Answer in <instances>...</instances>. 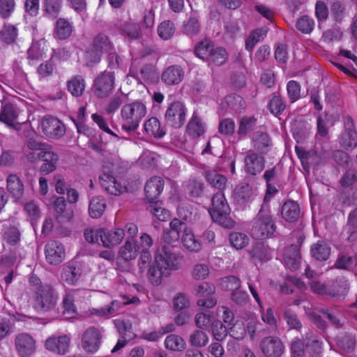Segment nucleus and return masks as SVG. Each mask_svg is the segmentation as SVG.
<instances>
[{
  "instance_id": "obj_1",
  "label": "nucleus",
  "mask_w": 357,
  "mask_h": 357,
  "mask_svg": "<svg viewBox=\"0 0 357 357\" xmlns=\"http://www.w3.org/2000/svg\"><path fill=\"white\" fill-rule=\"evenodd\" d=\"M152 245L153 241L149 234L141 235L137 267L140 273L145 272L149 267V278L153 284L158 285L164 277H168L172 271L180 268L181 257L164 246L155 254L154 262L150 266L152 257L149 248Z\"/></svg>"
},
{
  "instance_id": "obj_2",
  "label": "nucleus",
  "mask_w": 357,
  "mask_h": 357,
  "mask_svg": "<svg viewBox=\"0 0 357 357\" xmlns=\"http://www.w3.org/2000/svg\"><path fill=\"white\" fill-rule=\"evenodd\" d=\"M275 231V225L269 206L262 204L253 220L252 234L256 238H266L271 237Z\"/></svg>"
},
{
  "instance_id": "obj_3",
  "label": "nucleus",
  "mask_w": 357,
  "mask_h": 357,
  "mask_svg": "<svg viewBox=\"0 0 357 357\" xmlns=\"http://www.w3.org/2000/svg\"><path fill=\"white\" fill-rule=\"evenodd\" d=\"M147 112L146 105L140 101L125 105L121 111L123 120L122 128L125 130H135L139 126Z\"/></svg>"
},
{
  "instance_id": "obj_4",
  "label": "nucleus",
  "mask_w": 357,
  "mask_h": 357,
  "mask_svg": "<svg viewBox=\"0 0 357 357\" xmlns=\"http://www.w3.org/2000/svg\"><path fill=\"white\" fill-rule=\"evenodd\" d=\"M211 202L212 208L209 210V213L213 220L225 227H231V221L227 216L229 211V207L224 193L222 191L217 192L212 197Z\"/></svg>"
},
{
  "instance_id": "obj_5",
  "label": "nucleus",
  "mask_w": 357,
  "mask_h": 357,
  "mask_svg": "<svg viewBox=\"0 0 357 357\" xmlns=\"http://www.w3.org/2000/svg\"><path fill=\"white\" fill-rule=\"evenodd\" d=\"M112 45L108 38L102 34L97 36L93 40V47L85 54L87 66H93L98 63L100 56L112 50Z\"/></svg>"
},
{
  "instance_id": "obj_6",
  "label": "nucleus",
  "mask_w": 357,
  "mask_h": 357,
  "mask_svg": "<svg viewBox=\"0 0 357 357\" xmlns=\"http://www.w3.org/2000/svg\"><path fill=\"white\" fill-rule=\"evenodd\" d=\"M56 299L52 287L48 284L40 286L35 290L34 306L38 310L46 311L52 308Z\"/></svg>"
},
{
  "instance_id": "obj_7",
  "label": "nucleus",
  "mask_w": 357,
  "mask_h": 357,
  "mask_svg": "<svg viewBox=\"0 0 357 357\" xmlns=\"http://www.w3.org/2000/svg\"><path fill=\"white\" fill-rule=\"evenodd\" d=\"M186 108L180 101L169 104L165 114V119L167 124L174 128H181L185 121Z\"/></svg>"
},
{
  "instance_id": "obj_8",
  "label": "nucleus",
  "mask_w": 357,
  "mask_h": 357,
  "mask_svg": "<svg viewBox=\"0 0 357 357\" xmlns=\"http://www.w3.org/2000/svg\"><path fill=\"white\" fill-rule=\"evenodd\" d=\"M114 83L113 72H104L94 81L95 94L99 98L107 97L112 91Z\"/></svg>"
},
{
  "instance_id": "obj_9",
  "label": "nucleus",
  "mask_w": 357,
  "mask_h": 357,
  "mask_svg": "<svg viewBox=\"0 0 357 357\" xmlns=\"http://www.w3.org/2000/svg\"><path fill=\"white\" fill-rule=\"evenodd\" d=\"M40 127L44 134L50 138H59L65 133L63 124L52 116L43 117L40 122Z\"/></svg>"
},
{
  "instance_id": "obj_10",
  "label": "nucleus",
  "mask_w": 357,
  "mask_h": 357,
  "mask_svg": "<svg viewBox=\"0 0 357 357\" xmlns=\"http://www.w3.org/2000/svg\"><path fill=\"white\" fill-rule=\"evenodd\" d=\"M45 259L52 265L61 263L66 257L65 248L62 243L56 241H52L45 245Z\"/></svg>"
},
{
  "instance_id": "obj_11",
  "label": "nucleus",
  "mask_w": 357,
  "mask_h": 357,
  "mask_svg": "<svg viewBox=\"0 0 357 357\" xmlns=\"http://www.w3.org/2000/svg\"><path fill=\"white\" fill-rule=\"evenodd\" d=\"M99 180L102 188L111 195H119L124 192L129 191L126 186L123 185L109 172H103L99 176Z\"/></svg>"
},
{
  "instance_id": "obj_12",
  "label": "nucleus",
  "mask_w": 357,
  "mask_h": 357,
  "mask_svg": "<svg viewBox=\"0 0 357 357\" xmlns=\"http://www.w3.org/2000/svg\"><path fill=\"white\" fill-rule=\"evenodd\" d=\"M101 243L103 247L111 249L119 245L125 238V230L122 228H102Z\"/></svg>"
},
{
  "instance_id": "obj_13",
  "label": "nucleus",
  "mask_w": 357,
  "mask_h": 357,
  "mask_svg": "<svg viewBox=\"0 0 357 357\" xmlns=\"http://www.w3.org/2000/svg\"><path fill=\"white\" fill-rule=\"evenodd\" d=\"M139 298L136 296H133L131 299L123 296L122 297L121 301L114 300L107 306L100 309H94L92 313L99 317H109L117 312L122 306L129 305L130 303H136L139 302Z\"/></svg>"
},
{
  "instance_id": "obj_14",
  "label": "nucleus",
  "mask_w": 357,
  "mask_h": 357,
  "mask_svg": "<svg viewBox=\"0 0 357 357\" xmlns=\"http://www.w3.org/2000/svg\"><path fill=\"white\" fill-rule=\"evenodd\" d=\"M186 227L185 222L179 219L174 218L169 223V229L164 230L162 238L167 244H174L178 242L181 233L184 232Z\"/></svg>"
},
{
  "instance_id": "obj_15",
  "label": "nucleus",
  "mask_w": 357,
  "mask_h": 357,
  "mask_svg": "<svg viewBox=\"0 0 357 357\" xmlns=\"http://www.w3.org/2000/svg\"><path fill=\"white\" fill-rule=\"evenodd\" d=\"M261 349L267 357H280L284 351V346L280 339L268 337L261 341Z\"/></svg>"
},
{
  "instance_id": "obj_16",
  "label": "nucleus",
  "mask_w": 357,
  "mask_h": 357,
  "mask_svg": "<svg viewBox=\"0 0 357 357\" xmlns=\"http://www.w3.org/2000/svg\"><path fill=\"white\" fill-rule=\"evenodd\" d=\"M100 333L93 327L88 328L82 337L83 349L88 353H95L98 351L100 343Z\"/></svg>"
},
{
  "instance_id": "obj_17",
  "label": "nucleus",
  "mask_w": 357,
  "mask_h": 357,
  "mask_svg": "<svg viewBox=\"0 0 357 357\" xmlns=\"http://www.w3.org/2000/svg\"><path fill=\"white\" fill-rule=\"evenodd\" d=\"M15 346L20 356L27 357L36 349V342L27 333H21L15 338Z\"/></svg>"
},
{
  "instance_id": "obj_18",
  "label": "nucleus",
  "mask_w": 357,
  "mask_h": 357,
  "mask_svg": "<svg viewBox=\"0 0 357 357\" xmlns=\"http://www.w3.org/2000/svg\"><path fill=\"white\" fill-rule=\"evenodd\" d=\"M164 181L159 176H153L150 178L146 183L144 186V192L146 199L149 202H153L158 198L163 190Z\"/></svg>"
},
{
  "instance_id": "obj_19",
  "label": "nucleus",
  "mask_w": 357,
  "mask_h": 357,
  "mask_svg": "<svg viewBox=\"0 0 357 357\" xmlns=\"http://www.w3.org/2000/svg\"><path fill=\"white\" fill-rule=\"evenodd\" d=\"M140 250V244L137 245L133 238H128L119 250L118 259L124 261H132L137 257Z\"/></svg>"
},
{
  "instance_id": "obj_20",
  "label": "nucleus",
  "mask_w": 357,
  "mask_h": 357,
  "mask_svg": "<svg viewBox=\"0 0 357 357\" xmlns=\"http://www.w3.org/2000/svg\"><path fill=\"white\" fill-rule=\"evenodd\" d=\"M70 338L67 335L52 336L45 343V348L59 355H63L68 351Z\"/></svg>"
},
{
  "instance_id": "obj_21",
  "label": "nucleus",
  "mask_w": 357,
  "mask_h": 357,
  "mask_svg": "<svg viewBox=\"0 0 357 357\" xmlns=\"http://www.w3.org/2000/svg\"><path fill=\"white\" fill-rule=\"evenodd\" d=\"M81 268L73 262H68L62 267L61 279L69 285L75 284L81 275Z\"/></svg>"
},
{
  "instance_id": "obj_22",
  "label": "nucleus",
  "mask_w": 357,
  "mask_h": 357,
  "mask_svg": "<svg viewBox=\"0 0 357 357\" xmlns=\"http://www.w3.org/2000/svg\"><path fill=\"white\" fill-rule=\"evenodd\" d=\"M184 77L183 68L178 65H173L166 68L161 75L162 81L168 85L179 84Z\"/></svg>"
},
{
  "instance_id": "obj_23",
  "label": "nucleus",
  "mask_w": 357,
  "mask_h": 357,
  "mask_svg": "<svg viewBox=\"0 0 357 357\" xmlns=\"http://www.w3.org/2000/svg\"><path fill=\"white\" fill-rule=\"evenodd\" d=\"M264 168V158L255 153H249L245 158V171L252 174L256 175L260 173Z\"/></svg>"
},
{
  "instance_id": "obj_24",
  "label": "nucleus",
  "mask_w": 357,
  "mask_h": 357,
  "mask_svg": "<svg viewBox=\"0 0 357 357\" xmlns=\"http://www.w3.org/2000/svg\"><path fill=\"white\" fill-rule=\"evenodd\" d=\"M17 116L15 107L10 104H6L2 107V110L0 114V121L9 125L10 127H13L16 130H20L22 127H26L27 123H14Z\"/></svg>"
},
{
  "instance_id": "obj_25",
  "label": "nucleus",
  "mask_w": 357,
  "mask_h": 357,
  "mask_svg": "<svg viewBox=\"0 0 357 357\" xmlns=\"http://www.w3.org/2000/svg\"><path fill=\"white\" fill-rule=\"evenodd\" d=\"M7 190L16 202L20 201L24 195V185L16 174H10L6 179Z\"/></svg>"
},
{
  "instance_id": "obj_26",
  "label": "nucleus",
  "mask_w": 357,
  "mask_h": 357,
  "mask_svg": "<svg viewBox=\"0 0 357 357\" xmlns=\"http://www.w3.org/2000/svg\"><path fill=\"white\" fill-rule=\"evenodd\" d=\"M181 242L183 247L190 252H198L202 249L201 241L196 238L192 230L187 227L181 236Z\"/></svg>"
},
{
  "instance_id": "obj_27",
  "label": "nucleus",
  "mask_w": 357,
  "mask_h": 357,
  "mask_svg": "<svg viewBox=\"0 0 357 357\" xmlns=\"http://www.w3.org/2000/svg\"><path fill=\"white\" fill-rule=\"evenodd\" d=\"M301 255L297 245H291L284 255V263L291 271L296 270L300 264Z\"/></svg>"
},
{
  "instance_id": "obj_28",
  "label": "nucleus",
  "mask_w": 357,
  "mask_h": 357,
  "mask_svg": "<svg viewBox=\"0 0 357 357\" xmlns=\"http://www.w3.org/2000/svg\"><path fill=\"white\" fill-rule=\"evenodd\" d=\"M206 128V124L199 116L194 114L188 123L186 132L190 137L194 139L203 135Z\"/></svg>"
},
{
  "instance_id": "obj_29",
  "label": "nucleus",
  "mask_w": 357,
  "mask_h": 357,
  "mask_svg": "<svg viewBox=\"0 0 357 357\" xmlns=\"http://www.w3.org/2000/svg\"><path fill=\"white\" fill-rule=\"evenodd\" d=\"M144 127L146 134L155 138H162L166 133L165 128L161 126L160 121L155 117L146 121Z\"/></svg>"
},
{
  "instance_id": "obj_30",
  "label": "nucleus",
  "mask_w": 357,
  "mask_h": 357,
  "mask_svg": "<svg viewBox=\"0 0 357 357\" xmlns=\"http://www.w3.org/2000/svg\"><path fill=\"white\" fill-rule=\"evenodd\" d=\"M281 213L286 221L294 222L299 218L300 208L296 202L288 201L283 204Z\"/></svg>"
},
{
  "instance_id": "obj_31",
  "label": "nucleus",
  "mask_w": 357,
  "mask_h": 357,
  "mask_svg": "<svg viewBox=\"0 0 357 357\" xmlns=\"http://www.w3.org/2000/svg\"><path fill=\"white\" fill-rule=\"evenodd\" d=\"M106 208L105 199L100 196L93 197L89 205V213L93 218H98L104 213Z\"/></svg>"
},
{
  "instance_id": "obj_32",
  "label": "nucleus",
  "mask_w": 357,
  "mask_h": 357,
  "mask_svg": "<svg viewBox=\"0 0 357 357\" xmlns=\"http://www.w3.org/2000/svg\"><path fill=\"white\" fill-rule=\"evenodd\" d=\"M2 238L10 245H16L20 240V232L15 225L4 224L2 229Z\"/></svg>"
},
{
  "instance_id": "obj_33",
  "label": "nucleus",
  "mask_w": 357,
  "mask_h": 357,
  "mask_svg": "<svg viewBox=\"0 0 357 357\" xmlns=\"http://www.w3.org/2000/svg\"><path fill=\"white\" fill-rule=\"evenodd\" d=\"M331 252L330 247L324 241H319L311 247L312 256L319 261L326 260Z\"/></svg>"
},
{
  "instance_id": "obj_34",
  "label": "nucleus",
  "mask_w": 357,
  "mask_h": 357,
  "mask_svg": "<svg viewBox=\"0 0 357 357\" xmlns=\"http://www.w3.org/2000/svg\"><path fill=\"white\" fill-rule=\"evenodd\" d=\"M254 148L262 154L266 153L271 145L268 135L263 132H256L252 138Z\"/></svg>"
},
{
  "instance_id": "obj_35",
  "label": "nucleus",
  "mask_w": 357,
  "mask_h": 357,
  "mask_svg": "<svg viewBox=\"0 0 357 357\" xmlns=\"http://www.w3.org/2000/svg\"><path fill=\"white\" fill-rule=\"evenodd\" d=\"M221 105L223 107L225 105H227L231 109L241 112L244 109L245 102L241 96L237 94H230L225 97Z\"/></svg>"
},
{
  "instance_id": "obj_36",
  "label": "nucleus",
  "mask_w": 357,
  "mask_h": 357,
  "mask_svg": "<svg viewBox=\"0 0 357 357\" xmlns=\"http://www.w3.org/2000/svg\"><path fill=\"white\" fill-rule=\"evenodd\" d=\"M204 176L207 182L213 187L220 190L225 188L227 183V178L225 176L209 171H205Z\"/></svg>"
},
{
  "instance_id": "obj_37",
  "label": "nucleus",
  "mask_w": 357,
  "mask_h": 357,
  "mask_svg": "<svg viewBox=\"0 0 357 357\" xmlns=\"http://www.w3.org/2000/svg\"><path fill=\"white\" fill-rule=\"evenodd\" d=\"M165 345L169 350L178 351L183 350L185 348L186 344L181 336L171 334L165 338Z\"/></svg>"
},
{
  "instance_id": "obj_38",
  "label": "nucleus",
  "mask_w": 357,
  "mask_h": 357,
  "mask_svg": "<svg viewBox=\"0 0 357 357\" xmlns=\"http://www.w3.org/2000/svg\"><path fill=\"white\" fill-rule=\"evenodd\" d=\"M75 291L66 292L63 300V314L66 319L74 317L76 314L75 306L73 303Z\"/></svg>"
},
{
  "instance_id": "obj_39",
  "label": "nucleus",
  "mask_w": 357,
  "mask_h": 357,
  "mask_svg": "<svg viewBox=\"0 0 357 357\" xmlns=\"http://www.w3.org/2000/svg\"><path fill=\"white\" fill-rule=\"evenodd\" d=\"M241 321H244L245 331H247L251 339H253L258 326L260 325L257 321V317L253 313H247L241 318Z\"/></svg>"
},
{
  "instance_id": "obj_40",
  "label": "nucleus",
  "mask_w": 357,
  "mask_h": 357,
  "mask_svg": "<svg viewBox=\"0 0 357 357\" xmlns=\"http://www.w3.org/2000/svg\"><path fill=\"white\" fill-rule=\"evenodd\" d=\"M151 213L160 221H167L171 218L170 212L159 202H153L149 205Z\"/></svg>"
},
{
  "instance_id": "obj_41",
  "label": "nucleus",
  "mask_w": 357,
  "mask_h": 357,
  "mask_svg": "<svg viewBox=\"0 0 357 357\" xmlns=\"http://www.w3.org/2000/svg\"><path fill=\"white\" fill-rule=\"evenodd\" d=\"M229 242L236 250L245 248L250 242L249 236L242 232H232L229 235Z\"/></svg>"
},
{
  "instance_id": "obj_42",
  "label": "nucleus",
  "mask_w": 357,
  "mask_h": 357,
  "mask_svg": "<svg viewBox=\"0 0 357 357\" xmlns=\"http://www.w3.org/2000/svg\"><path fill=\"white\" fill-rule=\"evenodd\" d=\"M266 33V28L258 29L252 31L245 41V49L252 52L255 45L264 39Z\"/></svg>"
},
{
  "instance_id": "obj_43",
  "label": "nucleus",
  "mask_w": 357,
  "mask_h": 357,
  "mask_svg": "<svg viewBox=\"0 0 357 357\" xmlns=\"http://www.w3.org/2000/svg\"><path fill=\"white\" fill-rule=\"evenodd\" d=\"M228 54L225 49L220 47L213 48L208 61L216 66L224 64L227 60Z\"/></svg>"
},
{
  "instance_id": "obj_44",
  "label": "nucleus",
  "mask_w": 357,
  "mask_h": 357,
  "mask_svg": "<svg viewBox=\"0 0 357 357\" xmlns=\"http://www.w3.org/2000/svg\"><path fill=\"white\" fill-rule=\"evenodd\" d=\"M251 255L253 259L264 261L271 258V250L263 243H257L251 250Z\"/></svg>"
},
{
  "instance_id": "obj_45",
  "label": "nucleus",
  "mask_w": 357,
  "mask_h": 357,
  "mask_svg": "<svg viewBox=\"0 0 357 357\" xmlns=\"http://www.w3.org/2000/svg\"><path fill=\"white\" fill-rule=\"evenodd\" d=\"M72 32V26L69 22L63 18H59L56 21V34L60 39H66L70 36Z\"/></svg>"
},
{
  "instance_id": "obj_46",
  "label": "nucleus",
  "mask_w": 357,
  "mask_h": 357,
  "mask_svg": "<svg viewBox=\"0 0 357 357\" xmlns=\"http://www.w3.org/2000/svg\"><path fill=\"white\" fill-rule=\"evenodd\" d=\"M213 48L211 42L208 40H204L198 43L195 47V54L201 59L208 61Z\"/></svg>"
},
{
  "instance_id": "obj_47",
  "label": "nucleus",
  "mask_w": 357,
  "mask_h": 357,
  "mask_svg": "<svg viewBox=\"0 0 357 357\" xmlns=\"http://www.w3.org/2000/svg\"><path fill=\"white\" fill-rule=\"evenodd\" d=\"M61 5V0H44L43 9L47 15L55 18L60 12Z\"/></svg>"
},
{
  "instance_id": "obj_48",
  "label": "nucleus",
  "mask_w": 357,
  "mask_h": 357,
  "mask_svg": "<svg viewBox=\"0 0 357 357\" xmlns=\"http://www.w3.org/2000/svg\"><path fill=\"white\" fill-rule=\"evenodd\" d=\"M174 32V25L169 20L163 21L158 26V36L163 40H168L172 38Z\"/></svg>"
},
{
  "instance_id": "obj_49",
  "label": "nucleus",
  "mask_w": 357,
  "mask_h": 357,
  "mask_svg": "<svg viewBox=\"0 0 357 357\" xmlns=\"http://www.w3.org/2000/svg\"><path fill=\"white\" fill-rule=\"evenodd\" d=\"M54 208L58 215L69 220L73 215L72 210H66V202L63 197H57L54 203Z\"/></svg>"
},
{
  "instance_id": "obj_50",
  "label": "nucleus",
  "mask_w": 357,
  "mask_h": 357,
  "mask_svg": "<svg viewBox=\"0 0 357 357\" xmlns=\"http://www.w3.org/2000/svg\"><path fill=\"white\" fill-rule=\"evenodd\" d=\"M85 88V83L81 77H75L69 81L68 89L73 96H79L82 94Z\"/></svg>"
},
{
  "instance_id": "obj_51",
  "label": "nucleus",
  "mask_w": 357,
  "mask_h": 357,
  "mask_svg": "<svg viewBox=\"0 0 357 357\" xmlns=\"http://www.w3.org/2000/svg\"><path fill=\"white\" fill-rule=\"evenodd\" d=\"M17 36V29L13 25L4 24L3 27L0 31V38L6 43H11L14 42Z\"/></svg>"
},
{
  "instance_id": "obj_52",
  "label": "nucleus",
  "mask_w": 357,
  "mask_h": 357,
  "mask_svg": "<svg viewBox=\"0 0 357 357\" xmlns=\"http://www.w3.org/2000/svg\"><path fill=\"white\" fill-rule=\"evenodd\" d=\"M201 30L199 20L195 17H190L183 25L184 33L189 36L197 35Z\"/></svg>"
},
{
  "instance_id": "obj_53",
  "label": "nucleus",
  "mask_w": 357,
  "mask_h": 357,
  "mask_svg": "<svg viewBox=\"0 0 357 357\" xmlns=\"http://www.w3.org/2000/svg\"><path fill=\"white\" fill-rule=\"evenodd\" d=\"M27 54L29 63L31 65H33L35 61L42 59L45 54L38 43H33L28 50Z\"/></svg>"
},
{
  "instance_id": "obj_54",
  "label": "nucleus",
  "mask_w": 357,
  "mask_h": 357,
  "mask_svg": "<svg viewBox=\"0 0 357 357\" xmlns=\"http://www.w3.org/2000/svg\"><path fill=\"white\" fill-rule=\"evenodd\" d=\"M331 13L335 21H341L347 13L344 3L340 0L334 1L331 6Z\"/></svg>"
},
{
  "instance_id": "obj_55",
  "label": "nucleus",
  "mask_w": 357,
  "mask_h": 357,
  "mask_svg": "<svg viewBox=\"0 0 357 357\" xmlns=\"http://www.w3.org/2000/svg\"><path fill=\"white\" fill-rule=\"evenodd\" d=\"M118 331L122 338H125L128 341L133 340L136 335L132 331V325L126 321H119L116 324Z\"/></svg>"
},
{
  "instance_id": "obj_56",
  "label": "nucleus",
  "mask_w": 357,
  "mask_h": 357,
  "mask_svg": "<svg viewBox=\"0 0 357 357\" xmlns=\"http://www.w3.org/2000/svg\"><path fill=\"white\" fill-rule=\"evenodd\" d=\"M122 31L125 36H126L128 39H137L139 37L140 35V29L139 25L135 22H126Z\"/></svg>"
},
{
  "instance_id": "obj_57",
  "label": "nucleus",
  "mask_w": 357,
  "mask_h": 357,
  "mask_svg": "<svg viewBox=\"0 0 357 357\" xmlns=\"http://www.w3.org/2000/svg\"><path fill=\"white\" fill-rule=\"evenodd\" d=\"M341 144L345 149L356 147L357 146V133L351 130H347L342 137Z\"/></svg>"
},
{
  "instance_id": "obj_58",
  "label": "nucleus",
  "mask_w": 357,
  "mask_h": 357,
  "mask_svg": "<svg viewBox=\"0 0 357 357\" xmlns=\"http://www.w3.org/2000/svg\"><path fill=\"white\" fill-rule=\"evenodd\" d=\"M208 341L206 333L202 331H196L190 336V342L192 346L202 347L205 346Z\"/></svg>"
},
{
  "instance_id": "obj_59",
  "label": "nucleus",
  "mask_w": 357,
  "mask_h": 357,
  "mask_svg": "<svg viewBox=\"0 0 357 357\" xmlns=\"http://www.w3.org/2000/svg\"><path fill=\"white\" fill-rule=\"evenodd\" d=\"M220 284L222 289L233 291L240 287L241 282L235 276H229L222 278Z\"/></svg>"
},
{
  "instance_id": "obj_60",
  "label": "nucleus",
  "mask_w": 357,
  "mask_h": 357,
  "mask_svg": "<svg viewBox=\"0 0 357 357\" xmlns=\"http://www.w3.org/2000/svg\"><path fill=\"white\" fill-rule=\"evenodd\" d=\"M212 333L215 340H222L227 335V329L219 320H214L212 323Z\"/></svg>"
},
{
  "instance_id": "obj_61",
  "label": "nucleus",
  "mask_w": 357,
  "mask_h": 357,
  "mask_svg": "<svg viewBox=\"0 0 357 357\" xmlns=\"http://www.w3.org/2000/svg\"><path fill=\"white\" fill-rule=\"evenodd\" d=\"M287 90L291 102H294L300 98L301 86L297 82L294 80L289 81L287 85Z\"/></svg>"
},
{
  "instance_id": "obj_62",
  "label": "nucleus",
  "mask_w": 357,
  "mask_h": 357,
  "mask_svg": "<svg viewBox=\"0 0 357 357\" xmlns=\"http://www.w3.org/2000/svg\"><path fill=\"white\" fill-rule=\"evenodd\" d=\"M314 26V20L308 16H302L296 22L297 29L304 33H310Z\"/></svg>"
},
{
  "instance_id": "obj_63",
  "label": "nucleus",
  "mask_w": 357,
  "mask_h": 357,
  "mask_svg": "<svg viewBox=\"0 0 357 357\" xmlns=\"http://www.w3.org/2000/svg\"><path fill=\"white\" fill-rule=\"evenodd\" d=\"M157 155L155 153L145 151L139 158V162L146 168L152 167L155 165Z\"/></svg>"
},
{
  "instance_id": "obj_64",
  "label": "nucleus",
  "mask_w": 357,
  "mask_h": 357,
  "mask_svg": "<svg viewBox=\"0 0 357 357\" xmlns=\"http://www.w3.org/2000/svg\"><path fill=\"white\" fill-rule=\"evenodd\" d=\"M213 315L209 312H200L195 317V323L199 328H207L214 321Z\"/></svg>"
}]
</instances>
